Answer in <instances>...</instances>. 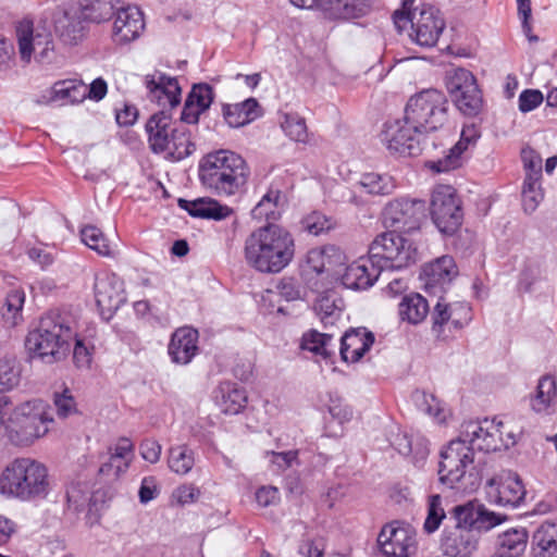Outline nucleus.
<instances>
[{
  "label": "nucleus",
  "mask_w": 557,
  "mask_h": 557,
  "mask_svg": "<svg viewBox=\"0 0 557 557\" xmlns=\"http://www.w3.org/2000/svg\"><path fill=\"white\" fill-rule=\"evenodd\" d=\"M358 184L363 193L373 196L389 195L396 187L395 182L391 175L373 172L364 173Z\"/></svg>",
  "instance_id": "a18cd8bd"
},
{
  "label": "nucleus",
  "mask_w": 557,
  "mask_h": 557,
  "mask_svg": "<svg viewBox=\"0 0 557 557\" xmlns=\"http://www.w3.org/2000/svg\"><path fill=\"white\" fill-rule=\"evenodd\" d=\"M476 533L479 534L481 531H490L491 529L499 525L507 520V516L496 513L488 510L484 505H480Z\"/></svg>",
  "instance_id": "13d9d810"
},
{
  "label": "nucleus",
  "mask_w": 557,
  "mask_h": 557,
  "mask_svg": "<svg viewBox=\"0 0 557 557\" xmlns=\"http://www.w3.org/2000/svg\"><path fill=\"white\" fill-rule=\"evenodd\" d=\"M406 123L424 135L435 132L447 122L448 100L437 89H425L411 96L405 107Z\"/></svg>",
  "instance_id": "0eeeda50"
},
{
  "label": "nucleus",
  "mask_w": 557,
  "mask_h": 557,
  "mask_svg": "<svg viewBox=\"0 0 557 557\" xmlns=\"http://www.w3.org/2000/svg\"><path fill=\"white\" fill-rule=\"evenodd\" d=\"M86 84L77 79L55 82L49 90L46 103L57 102L61 106L77 104L85 100Z\"/></svg>",
  "instance_id": "72a5a7b5"
},
{
  "label": "nucleus",
  "mask_w": 557,
  "mask_h": 557,
  "mask_svg": "<svg viewBox=\"0 0 557 557\" xmlns=\"http://www.w3.org/2000/svg\"><path fill=\"white\" fill-rule=\"evenodd\" d=\"M425 212V202L420 199L398 198L389 201L383 210V224L398 232L419 227Z\"/></svg>",
  "instance_id": "4468645a"
},
{
  "label": "nucleus",
  "mask_w": 557,
  "mask_h": 557,
  "mask_svg": "<svg viewBox=\"0 0 557 557\" xmlns=\"http://www.w3.org/2000/svg\"><path fill=\"white\" fill-rule=\"evenodd\" d=\"M181 124L172 121L170 110L162 109L152 114L146 123L148 143L156 153L165 152L170 148V137L173 128Z\"/></svg>",
  "instance_id": "b1692460"
},
{
  "label": "nucleus",
  "mask_w": 557,
  "mask_h": 557,
  "mask_svg": "<svg viewBox=\"0 0 557 557\" xmlns=\"http://www.w3.org/2000/svg\"><path fill=\"white\" fill-rule=\"evenodd\" d=\"M54 406L59 418L65 419L77 412L76 403L69 389L54 394Z\"/></svg>",
  "instance_id": "bf43d9fd"
},
{
  "label": "nucleus",
  "mask_w": 557,
  "mask_h": 557,
  "mask_svg": "<svg viewBox=\"0 0 557 557\" xmlns=\"http://www.w3.org/2000/svg\"><path fill=\"white\" fill-rule=\"evenodd\" d=\"M487 495L492 502L503 506L518 507L522 502V481L518 473L507 471L502 475L500 482L490 479Z\"/></svg>",
  "instance_id": "5701e85b"
},
{
  "label": "nucleus",
  "mask_w": 557,
  "mask_h": 557,
  "mask_svg": "<svg viewBox=\"0 0 557 557\" xmlns=\"http://www.w3.org/2000/svg\"><path fill=\"white\" fill-rule=\"evenodd\" d=\"M369 258L384 269H404L416 262L417 249L398 231L377 235L369 247Z\"/></svg>",
  "instance_id": "1a4fd4ad"
},
{
  "label": "nucleus",
  "mask_w": 557,
  "mask_h": 557,
  "mask_svg": "<svg viewBox=\"0 0 557 557\" xmlns=\"http://www.w3.org/2000/svg\"><path fill=\"white\" fill-rule=\"evenodd\" d=\"M49 490L47 467L29 457L15 458L0 474V493L8 498L22 502L44 499Z\"/></svg>",
  "instance_id": "20e7f679"
},
{
  "label": "nucleus",
  "mask_w": 557,
  "mask_h": 557,
  "mask_svg": "<svg viewBox=\"0 0 557 557\" xmlns=\"http://www.w3.org/2000/svg\"><path fill=\"white\" fill-rule=\"evenodd\" d=\"M301 224L308 233L315 236L333 227L332 221L321 212H312L307 215L302 219Z\"/></svg>",
  "instance_id": "4d7b16f0"
},
{
  "label": "nucleus",
  "mask_w": 557,
  "mask_h": 557,
  "mask_svg": "<svg viewBox=\"0 0 557 557\" xmlns=\"http://www.w3.org/2000/svg\"><path fill=\"white\" fill-rule=\"evenodd\" d=\"M53 29L66 46L81 44L88 35L89 25L75 4L57 7L52 12Z\"/></svg>",
  "instance_id": "2eb2a0df"
},
{
  "label": "nucleus",
  "mask_w": 557,
  "mask_h": 557,
  "mask_svg": "<svg viewBox=\"0 0 557 557\" xmlns=\"http://www.w3.org/2000/svg\"><path fill=\"white\" fill-rule=\"evenodd\" d=\"M323 14L335 21H349L366 16L371 10L370 0H319Z\"/></svg>",
  "instance_id": "bb28decb"
},
{
  "label": "nucleus",
  "mask_w": 557,
  "mask_h": 557,
  "mask_svg": "<svg viewBox=\"0 0 557 557\" xmlns=\"http://www.w3.org/2000/svg\"><path fill=\"white\" fill-rule=\"evenodd\" d=\"M277 293L287 301H293L301 298L302 288L298 282L293 277H283L277 286Z\"/></svg>",
  "instance_id": "680f3d73"
},
{
  "label": "nucleus",
  "mask_w": 557,
  "mask_h": 557,
  "mask_svg": "<svg viewBox=\"0 0 557 557\" xmlns=\"http://www.w3.org/2000/svg\"><path fill=\"white\" fill-rule=\"evenodd\" d=\"M382 270L370 258H360L348 265L342 276V283L349 289H367L379 278Z\"/></svg>",
  "instance_id": "cd10ccee"
},
{
  "label": "nucleus",
  "mask_w": 557,
  "mask_h": 557,
  "mask_svg": "<svg viewBox=\"0 0 557 557\" xmlns=\"http://www.w3.org/2000/svg\"><path fill=\"white\" fill-rule=\"evenodd\" d=\"M395 26L403 30L408 24L411 25L409 34L412 41L421 47H433L436 45L440 35L445 28V22L440 11L433 7L414 9L410 11L408 0L404 1L401 10H396L393 14Z\"/></svg>",
  "instance_id": "6e6552de"
},
{
  "label": "nucleus",
  "mask_w": 557,
  "mask_h": 557,
  "mask_svg": "<svg viewBox=\"0 0 557 557\" xmlns=\"http://www.w3.org/2000/svg\"><path fill=\"white\" fill-rule=\"evenodd\" d=\"M66 498L70 508L74 511H82L89 505L90 492L84 483H72L66 490Z\"/></svg>",
  "instance_id": "864d4df0"
},
{
  "label": "nucleus",
  "mask_w": 557,
  "mask_h": 557,
  "mask_svg": "<svg viewBox=\"0 0 557 557\" xmlns=\"http://www.w3.org/2000/svg\"><path fill=\"white\" fill-rule=\"evenodd\" d=\"M431 216L441 233L453 235L462 223V209L454 187L440 185L431 198Z\"/></svg>",
  "instance_id": "9b49d317"
},
{
  "label": "nucleus",
  "mask_w": 557,
  "mask_h": 557,
  "mask_svg": "<svg viewBox=\"0 0 557 557\" xmlns=\"http://www.w3.org/2000/svg\"><path fill=\"white\" fill-rule=\"evenodd\" d=\"M21 59L29 63L32 57L40 63H51L55 57L54 40L46 23L34 25L23 21L16 28Z\"/></svg>",
  "instance_id": "9d476101"
},
{
  "label": "nucleus",
  "mask_w": 557,
  "mask_h": 557,
  "mask_svg": "<svg viewBox=\"0 0 557 557\" xmlns=\"http://www.w3.org/2000/svg\"><path fill=\"white\" fill-rule=\"evenodd\" d=\"M199 333L190 326L178 327L174 331L168 345V354L171 361L186 366L198 354Z\"/></svg>",
  "instance_id": "4be33fe9"
},
{
  "label": "nucleus",
  "mask_w": 557,
  "mask_h": 557,
  "mask_svg": "<svg viewBox=\"0 0 557 557\" xmlns=\"http://www.w3.org/2000/svg\"><path fill=\"white\" fill-rule=\"evenodd\" d=\"M314 310L318 312L321 321L324 324H334V322L341 315V312L336 308L334 301L330 300L329 298H321L318 300V302L314 305Z\"/></svg>",
  "instance_id": "e2e57ef3"
},
{
  "label": "nucleus",
  "mask_w": 557,
  "mask_h": 557,
  "mask_svg": "<svg viewBox=\"0 0 557 557\" xmlns=\"http://www.w3.org/2000/svg\"><path fill=\"white\" fill-rule=\"evenodd\" d=\"M534 557H557V520H546L533 534Z\"/></svg>",
  "instance_id": "f704fd0d"
},
{
  "label": "nucleus",
  "mask_w": 557,
  "mask_h": 557,
  "mask_svg": "<svg viewBox=\"0 0 557 557\" xmlns=\"http://www.w3.org/2000/svg\"><path fill=\"white\" fill-rule=\"evenodd\" d=\"M25 301V294L20 289H12L7 294L1 308V315L5 323L15 326L22 321V309Z\"/></svg>",
  "instance_id": "de8ad7c7"
},
{
  "label": "nucleus",
  "mask_w": 557,
  "mask_h": 557,
  "mask_svg": "<svg viewBox=\"0 0 557 557\" xmlns=\"http://www.w3.org/2000/svg\"><path fill=\"white\" fill-rule=\"evenodd\" d=\"M282 128L290 139L297 143H307L309 135L306 121L298 114H286L282 122Z\"/></svg>",
  "instance_id": "603ef678"
},
{
  "label": "nucleus",
  "mask_w": 557,
  "mask_h": 557,
  "mask_svg": "<svg viewBox=\"0 0 557 557\" xmlns=\"http://www.w3.org/2000/svg\"><path fill=\"white\" fill-rule=\"evenodd\" d=\"M75 335V322L72 317L60 311H51L40 319L37 329L28 333L25 346L33 357L53 362L66 356Z\"/></svg>",
  "instance_id": "7ed1b4c3"
},
{
  "label": "nucleus",
  "mask_w": 557,
  "mask_h": 557,
  "mask_svg": "<svg viewBox=\"0 0 557 557\" xmlns=\"http://www.w3.org/2000/svg\"><path fill=\"white\" fill-rule=\"evenodd\" d=\"M450 305L438 300L432 313L433 331L441 333L446 324H451V314H449Z\"/></svg>",
  "instance_id": "69168bd1"
},
{
  "label": "nucleus",
  "mask_w": 557,
  "mask_h": 557,
  "mask_svg": "<svg viewBox=\"0 0 557 557\" xmlns=\"http://www.w3.org/2000/svg\"><path fill=\"white\" fill-rule=\"evenodd\" d=\"M374 335L364 327L351 329L341 337L339 354L345 362H357L371 348Z\"/></svg>",
  "instance_id": "c85d7f7f"
},
{
  "label": "nucleus",
  "mask_w": 557,
  "mask_h": 557,
  "mask_svg": "<svg viewBox=\"0 0 557 557\" xmlns=\"http://www.w3.org/2000/svg\"><path fill=\"white\" fill-rule=\"evenodd\" d=\"M83 243L90 249L97 251L103 257H114L116 253V245L111 244L102 231L94 225H86L81 230Z\"/></svg>",
  "instance_id": "37998d69"
},
{
  "label": "nucleus",
  "mask_w": 557,
  "mask_h": 557,
  "mask_svg": "<svg viewBox=\"0 0 557 557\" xmlns=\"http://www.w3.org/2000/svg\"><path fill=\"white\" fill-rule=\"evenodd\" d=\"M445 85L451 100L455 99L459 94L466 92L471 87H476V78L474 75L463 67H453L446 72Z\"/></svg>",
  "instance_id": "a19ab883"
},
{
  "label": "nucleus",
  "mask_w": 557,
  "mask_h": 557,
  "mask_svg": "<svg viewBox=\"0 0 557 557\" xmlns=\"http://www.w3.org/2000/svg\"><path fill=\"white\" fill-rule=\"evenodd\" d=\"M249 170L245 160L230 150L206 154L199 163V180L218 196H233L247 183Z\"/></svg>",
  "instance_id": "39448f33"
},
{
  "label": "nucleus",
  "mask_w": 557,
  "mask_h": 557,
  "mask_svg": "<svg viewBox=\"0 0 557 557\" xmlns=\"http://www.w3.org/2000/svg\"><path fill=\"white\" fill-rule=\"evenodd\" d=\"M213 99V88L209 84H194L185 100L181 121L186 124H197L200 115L210 108Z\"/></svg>",
  "instance_id": "a878e982"
},
{
  "label": "nucleus",
  "mask_w": 557,
  "mask_h": 557,
  "mask_svg": "<svg viewBox=\"0 0 557 557\" xmlns=\"http://www.w3.org/2000/svg\"><path fill=\"white\" fill-rule=\"evenodd\" d=\"M53 417L49 405L32 399L15 406L5 420V435L16 447H29L48 434Z\"/></svg>",
  "instance_id": "423d86ee"
},
{
  "label": "nucleus",
  "mask_w": 557,
  "mask_h": 557,
  "mask_svg": "<svg viewBox=\"0 0 557 557\" xmlns=\"http://www.w3.org/2000/svg\"><path fill=\"white\" fill-rule=\"evenodd\" d=\"M503 429V422L496 423L494 420L463 422L458 438L450 441L441 453V482L460 493L476 491L483 474L474 462V449L491 453L508 449L517 443L516 435L510 431L504 438Z\"/></svg>",
  "instance_id": "f257e3e1"
},
{
  "label": "nucleus",
  "mask_w": 557,
  "mask_h": 557,
  "mask_svg": "<svg viewBox=\"0 0 557 557\" xmlns=\"http://www.w3.org/2000/svg\"><path fill=\"white\" fill-rule=\"evenodd\" d=\"M451 325L461 329L471 320V308L467 302H455L450 305Z\"/></svg>",
  "instance_id": "0e129e2a"
},
{
  "label": "nucleus",
  "mask_w": 557,
  "mask_h": 557,
  "mask_svg": "<svg viewBox=\"0 0 557 557\" xmlns=\"http://www.w3.org/2000/svg\"><path fill=\"white\" fill-rule=\"evenodd\" d=\"M119 4H122V0H78L76 7L89 25L111 20Z\"/></svg>",
  "instance_id": "e433bc0d"
},
{
  "label": "nucleus",
  "mask_w": 557,
  "mask_h": 557,
  "mask_svg": "<svg viewBox=\"0 0 557 557\" xmlns=\"http://www.w3.org/2000/svg\"><path fill=\"white\" fill-rule=\"evenodd\" d=\"M341 260L342 252L332 245L322 248H313L309 250L307 255V263L317 274L332 271L335 264L341 262Z\"/></svg>",
  "instance_id": "58836bf2"
},
{
  "label": "nucleus",
  "mask_w": 557,
  "mask_h": 557,
  "mask_svg": "<svg viewBox=\"0 0 557 557\" xmlns=\"http://www.w3.org/2000/svg\"><path fill=\"white\" fill-rule=\"evenodd\" d=\"M216 405L226 414H237L246 405L247 396L235 383L223 382L215 389Z\"/></svg>",
  "instance_id": "c9c22d12"
},
{
  "label": "nucleus",
  "mask_w": 557,
  "mask_h": 557,
  "mask_svg": "<svg viewBox=\"0 0 557 557\" xmlns=\"http://www.w3.org/2000/svg\"><path fill=\"white\" fill-rule=\"evenodd\" d=\"M480 504L469 502L465 505H458L453 509V515L456 520L454 528L478 530V518H479Z\"/></svg>",
  "instance_id": "8fccbe9b"
},
{
  "label": "nucleus",
  "mask_w": 557,
  "mask_h": 557,
  "mask_svg": "<svg viewBox=\"0 0 557 557\" xmlns=\"http://www.w3.org/2000/svg\"><path fill=\"white\" fill-rule=\"evenodd\" d=\"M542 169L541 156L524 147V212H533L544 199Z\"/></svg>",
  "instance_id": "6ab92c4d"
},
{
  "label": "nucleus",
  "mask_w": 557,
  "mask_h": 557,
  "mask_svg": "<svg viewBox=\"0 0 557 557\" xmlns=\"http://www.w3.org/2000/svg\"><path fill=\"white\" fill-rule=\"evenodd\" d=\"M416 544V531L399 521L385 524L377 536V545L385 557H409Z\"/></svg>",
  "instance_id": "dca6fc26"
},
{
  "label": "nucleus",
  "mask_w": 557,
  "mask_h": 557,
  "mask_svg": "<svg viewBox=\"0 0 557 557\" xmlns=\"http://www.w3.org/2000/svg\"><path fill=\"white\" fill-rule=\"evenodd\" d=\"M162 446L153 438H145L139 444V454L141 458L150 463H157L160 460Z\"/></svg>",
  "instance_id": "338daca9"
},
{
  "label": "nucleus",
  "mask_w": 557,
  "mask_h": 557,
  "mask_svg": "<svg viewBox=\"0 0 557 557\" xmlns=\"http://www.w3.org/2000/svg\"><path fill=\"white\" fill-rule=\"evenodd\" d=\"M178 207L186 210L194 218L212 219L215 221L223 220L233 212L227 206H223L210 198H199L196 200L180 198Z\"/></svg>",
  "instance_id": "7c9ffc66"
},
{
  "label": "nucleus",
  "mask_w": 557,
  "mask_h": 557,
  "mask_svg": "<svg viewBox=\"0 0 557 557\" xmlns=\"http://www.w3.org/2000/svg\"><path fill=\"white\" fill-rule=\"evenodd\" d=\"M160 493L156 476L149 475L141 480L138 497L141 504H147L154 499Z\"/></svg>",
  "instance_id": "774afa93"
},
{
  "label": "nucleus",
  "mask_w": 557,
  "mask_h": 557,
  "mask_svg": "<svg viewBox=\"0 0 557 557\" xmlns=\"http://www.w3.org/2000/svg\"><path fill=\"white\" fill-rule=\"evenodd\" d=\"M295 239L285 227L268 223L252 231L244 243L246 263L260 273H278L294 259Z\"/></svg>",
  "instance_id": "f03ea898"
},
{
  "label": "nucleus",
  "mask_w": 557,
  "mask_h": 557,
  "mask_svg": "<svg viewBox=\"0 0 557 557\" xmlns=\"http://www.w3.org/2000/svg\"><path fill=\"white\" fill-rule=\"evenodd\" d=\"M20 382V373L12 359L0 357V389H11Z\"/></svg>",
  "instance_id": "6e6d98bb"
},
{
  "label": "nucleus",
  "mask_w": 557,
  "mask_h": 557,
  "mask_svg": "<svg viewBox=\"0 0 557 557\" xmlns=\"http://www.w3.org/2000/svg\"><path fill=\"white\" fill-rule=\"evenodd\" d=\"M492 557H522V530L510 528L497 536V552Z\"/></svg>",
  "instance_id": "79ce46f5"
},
{
  "label": "nucleus",
  "mask_w": 557,
  "mask_h": 557,
  "mask_svg": "<svg viewBox=\"0 0 557 557\" xmlns=\"http://www.w3.org/2000/svg\"><path fill=\"white\" fill-rule=\"evenodd\" d=\"M414 401L421 411L434 418L438 423L445 421L446 414L444 407L433 394L417 392L414 394Z\"/></svg>",
  "instance_id": "3c124183"
},
{
  "label": "nucleus",
  "mask_w": 557,
  "mask_h": 557,
  "mask_svg": "<svg viewBox=\"0 0 557 557\" xmlns=\"http://www.w3.org/2000/svg\"><path fill=\"white\" fill-rule=\"evenodd\" d=\"M430 312L428 300L418 293L405 295L398 304V315L401 321L417 325L425 320Z\"/></svg>",
  "instance_id": "4c0bfd02"
},
{
  "label": "nucleus",
  "mask_w": 557,
  "mask_h": 557,
  "mask_svg": "<svg viewBox=\"0 0 557 557\" xmlns=\"http://www.w3.org/2000/svg\"><path fill=\"white\" fill-rule=\"evenodd\" d=\"M530 408L539 414L550 416L557 408V379L554 374L542 375L530 397Z\"/></svg>",
  "instance_id": "c756f323"
},
{
  "label": "nucleus",
  "mask_w": 557,
  "mask_h": 557,
  "mask_svg": "<svg viewBox=\"0 0 557 557\" xmlns=\"http://www.w3.org/2000/svg\"><path fill=\"white\" fill-rule=\"evenodd\" d=\"M94 294L100 315L106 321L126 301L123 280L108 271L95 274Z\"/></svg>",
  "instance_id": "f8f14e48"
},
{
  "label": "nucleus",
  "mask_w": 557,
  "mask_h": 557,
  "mask_svg": "<svg viewBox=\"0 0 557 557\" xmlns=\"http://www.w3.org/2000/svg\"><path fill=\"white\" fill-rule=\"evenodd\" d=\"M471 88L467 94L465 91L459 94L453 102L465 115L475 116L482 111L484 101L479 86Z\"/></svg>",
  "instance_id": "09e8293b"
},
{
  "label": "nucleus",
  "mask_w": 557,
  "mask_h": 557,
  "mask_svg": "<svg viewBox=\"0 0 557 557\" xmlns=\"http://www.w3.org/2000/svg\"><path fill=\"white\" fill-rule=\"evenodd\" d=\"M424 134L420 129L413 128V125L406 123V116L403 120L386 122L381 134V140L393 153L403 156H417L421 152V141Z\"/></svg>",
  "instance_id": "ddd939ff"
},
{
  "label": "nucleus",
  "mask_w": 557,
  "mask_h": 557,
  "mask_svg": "<svg viewBox=\"0 0 557 557\" xmlns=\"http://www.w3.org/2000/svg\"><path fill=\"white\" fill-rule=\"evenodd\" d=\"M481 136L479 125L475 123L465 124L460 134V139L448 150V153L436 161H430L429 168L437 173L456 170L463 164L465 153L476 144Z\"/></svg>",
  "instance_id": "a211bd4d"
},
{
  "label": "nucleus",
  "mask_w": 557,
  "mask_h": 557,
  "mask_svg": "<svg viewBox=\"0 0 557 557\" xmlns=\"http://www.w3.org/2000/svg\"><path fill=\"white\" fill-rule=\"evenodd\" d=\"M145 86L148 90L147 97L162 106L163 109L172 110L181 103L182 89L175 77L168 76L162 72L146 75Z\"/></svg>",
  "instance_id": "aec40b11"
},
{
  "label": "nucleus",
  "mask_w": 557,
  "mask_h": 557,
  "mask_svg": "<svg viewBox=\"0 0 557 557\" xmlns=\"http://www.w3.org/2000/svg\"><path fill=\"white\" fill-rule=\"evenodd\" d=\"M445 518V511L442 507V498L440 495H432L429 499L428 516L423 524L426 533L435 532L442 520Z\"/></svg>",
  "instance_id": "5fc2aeb1"
},
{
  "label": "nucleus",
  "mask_w": 557,
  "mask_h": 557,
  "mask_svg": "<svg viewBox=\"0 0 557 557\" xmlns=\"http://www.w3.org/2000/svg\"><path fill=\"white\" fill-rule=\"evenodd\" d=\"M168 465L176 474H187L195 465L194 451L186 445H178L169 449Z\"/></svg>",
  "instance_id": "49530a36"
},
{
  "label": "nucleus",
  "mask_w": 557,
  "mask_h": 557,
  "mask_svg": "<svg viewBox=\"0 0 557 557\" xmlns=\"http://www.w3.org/2000/svg\"><path fill=\"white\" fill-rule=\"evenodd\" d=\"M301 348L329 359L335 354L336 344L332 334L310 330L302 335Z\"/></svg>",
  "instance_id": "ea45409f"
},
{
  "label": "nucleus",
  "mask_w": 557,
  "mask_h": 557,
  "mask_svg": "<svg viewBox=\"0 0 557 557\" xmlns=\"http://www.w3.org/2000/svg\"><path fill=\"white\" fill-rule=\"evenodd\" d=\"M112 40L116 45H126L140 37L146 24L143 12L135 5L119 4L113 14Z\"/></svg>",
  "instance_id": "f3484780"
},
{
  "label": "nucleus",
  "mask_w": 557,
  "mask_h": 557,
  "mask_svg": "<svg viewBox=\"0 0 557 557\" xmlns=\"http://www.w3.org/2000/svg\"><path fill=\"white\" fill-rule=\"evenodd\" d=\"M478 544L479 534L473 530L446 529L442 537V549L448 557H471Z\"/></svg>",
  "instance_id": "393cba45"
},
{
  "label": "nucleus",
  "mask_w": 557,
  "mask_h": 557,
  "mask_svg": "<svg viewBox=\"0 0 557 557\" xmlns=\"http://www.w3.org/2000/svg\"><path fill=\"white\" fill-rule=\"evenodd\" d=\"M458 275L455 260L450 256H443L435 261L425 264L420 274L425 290L436 294L444 292Z\"/></svg>",
  "instance_id": "412c9836"
},
{
  "label": "nucleus",
  "mask_w": 557,
  "mask_h": 557,
  "mask_svg": "<svg viewBox=\"0 0 557 557\" xmlns=\"http://www.w3.org/2000/svg\"><path fill=\"white\" fill-rule=\"evenodd\" d=\"M109 453L115 461H127V465L131 466L134 458V444L129 438L121 437L109 448Z\"/></svg>",
  "instance_id": "052dcab7"
},
{
  "label": "nucleus",
  "mask_w": 557,
  "mask_h": 557,
  "mask_svg": "<svg viewBox=\"0 0 557 557\" xmlns=\"http://www.w3.org/2000/svg\"><path fill=\"white\" fill-rule=\"evenodd\" d=\"M196 149L187 129L180 125L173 128L170 137V148L166 150L171 160L181 161L189 157Z\"/></svg>",
  "instance_id": "c03bdc74"
},
{
  "label": "nucleus",
  "mask_w": 557,
  "mask_h": 557,
  "mask_svg": "<svg viewBox=\"0 0 557 557\" xmlns=\"http://www.w3.org/2000/svg\"><path fill=\"white\" fill-rule=\"evenodd\" d=\"M285 203V195L275 184H271L268 191L251 210V215L256 220L276 221L281 216Z\"/></svg>",
  "instance_id": "2f4dec72"
},
{
  "label": "nucleus",
  "mask_w": 557,
  "mask_h": 557,
  "mask_svg": "<svg viewBox=\"0 0 557 557\" xmlns=\"http://www.w3.org/2000/svg\"><path fill=\"white\" fill-rule=\"evenodd\" d=\"M222 113L231 127H240L261 116L262 110L255 98H248L239 103L223 104Z\"/></svg>",
  "instance_id": "473e14b6"
}]
</instances>
